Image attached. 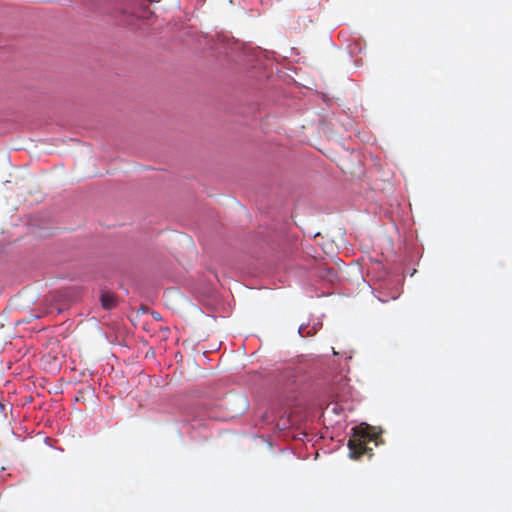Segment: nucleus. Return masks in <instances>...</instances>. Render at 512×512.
I'll return each mask as SVG.
<instances>
[{
    "instance_id": "obj_1",
    "label": "nucleus",
    "mask_w": 512,
    "mask_h": 512,
    "mask_svg": "<svg viewBox=\"0 0 512 512\" xmlns=\"http://www.w3.org/2000/svg\"><path fill=\"white\" fill-rule=\"evenodd\" d=\"M371 441H373V439L368 433L355 429L353 436L348 441L350 457L359 459L361 456L368 453L369 450H372V448L368 447Z\"/></svg>"
},
{
    "instance_id": "obj_2",
    "label": "nucleus",
    "mask_w": 512,
    "mask_h": 512,
    "mask_svg": "<svg viewBox=\"0 0 512 512\" xmlns=\"http://www.w3.org/2000/svg\"><path fill=\"white\" fill-rule=\"evenodd\" d=\"M101 306L105 310H111L115 308L118 304L116 295L109 291H102L100 295Z\"/></svg>"
}]
</instances>
